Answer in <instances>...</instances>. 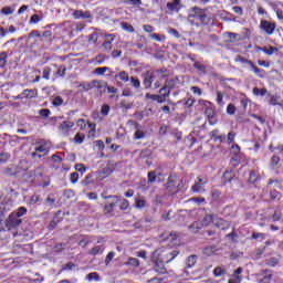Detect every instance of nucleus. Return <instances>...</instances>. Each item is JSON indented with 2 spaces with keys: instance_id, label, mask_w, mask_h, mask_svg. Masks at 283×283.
I'll return each mask as SVG.
<instances>
[{
  "instance_id": "obj_2",
  "label": "nucleus",
  "mask_w": 283,
  "mask_h": 283,
  "mask_svg": "<svg viewBox=\"0 0 283 283\" xmlns=\"http://www.w3.org/2000/svg\"><path fill=\"white\" fill-rule=\"evenodd\" d=\"M216 214L213 213H206L203 219L201 221L193 222L189 229L192 231V233H198L200 229L203 227H209L210 224H213L216 221Z\"/></svg>"
},
{
  "instance_id": "obj_52",
  "label": "nucleus",
  "mask_w": 283,
  "mask_h": 283,
  "mask_svg": "<svg viewBox=\"0 0 283 283\" xmlns=\"http://www.w3.org/2000/svg\"><path fill=\"white\" fill-rule=\"evenodd\" d=\"M249 182H258V174L255 171H250Z\"/></svg>"
},
{
  "instance_id": "obj_35",
  "label": "nucleus",
  "mask_w": 283,
  "mask_h": 283,
  "mask_svg": "<svg viewBox=\"0 0 283 283\" xmlns=\"http://www.w3.org/2000/svg\"><path fill=\"white\" fill-rule=\"evenodd\" d=\"M180 3V0H175L174 2H168L167 3V8L169 9V10H176V11H178V4Z\"/></svg>"
},
{
  "instance_id": "obj_12",
  "label": "nucleus",
  "mask_w": 283,
  "mask_h": 283,
  "mask_svg": "<svg viewBox=\"0 0 283 283\" xmlns=\"http://www.w3.org/2000/svg\"><path fill=\"white\" fill-rule=\"evenodd\" d=\"M177 85H178V77H172L165 81L164 87H166V90H169L171 92V90H176Z\"/></svg>"
},
{
  "instance_id": "obj_9",
  "label": "nucleus",
  "mask_w": 283,
  "mask_h": 283,
  "mask_svg": "<svg viewBox=\"0 0 283 283\" xmlns=\"http://www.w3.org/2000/svg\"><path fill=\"white\" fill-rule=\"evenodd\" d=\"M192 19H198L199 21H206L207 14L205 11L198 7L192 8V13L189 14Z\"/></svg>"
},
{
  "instance_id": "obj_51",
  "label": "nucleus",
  "mask_w": 283,
  "mask_h": 283,
  "mask_svg": "<svg viewBox=\"0 0 283 283\" xmlns=\"http://www.w3.org/2000/svg\"><path fill=\"white\" fill-rule=\"evenodd\" d=\"M35 151H38L39 154H48V147H45V145H40L35 148Z\"/></svg>"
},
{
  "instance_id": "obj_61",
  "label": "nucleus",
  "mask_w": 283,
  "mask_h": 283,
  "mask_svg": "<svg viewBox=\"0 0 283 283\" xmlns=\"http://www.w3.org/2000/svg\"><path fill=\"white\" fill-rule=\"evenodd\" d=\"M264 251H266V248H259L255 250V255L258 259H260L262 256V254L264 253Z\"/></svg>"
},
{
  "instance_id": "obj_34",
  "label": "nucleus",
  "mask_w": 283,
  "mask_h": 283,
  "mask_svg": "<svg viewBox=\"0 0 283 283\" xmlns=\"http://www.w3.org/2000/svg\"><path fill=\"white\" fill-rule=\"evenodd\" d=\"M11 156L9 153H0V164L3 165L10 160Z\"/></svg>"
},
{
  "instance_id": "obj_45",
  "label": "nucleus",
  "mask_w": 283,
  "mask_h": 283,
  "mask_svg": "<svg viewBox=\"0 0 283 283\" xmlns=\"http://www.w3.org/2000/svg\"><path fill=\"white\" fill-rule=\"evenodd\" d=\"M157 178H158V176L156 175V171L148 172V182L154 184V182H156Z\"/></svg>"
},
{
  "instance_id": "obj_20",
  "label": "nucleus",
  "mask_w": 283,
  "mask_h": 283,
  "mask_svg": "<svg viewBox=\"0 0 283 283\" xmlns=\"http://www.w3.org/2000/svg\"><path fill=\"white\" fill-rule=\"evenodd\" d=\"M196 262H198V256L192 254L190 256H188L187 259V269H193V266H196Z\"/></svg>"
},
{
  "instance_id": "obj_49",
  "label": "nucleus",
  "mask_w": 283,
  "mask_h": 283,
  "mask_svg": "<svg viewBox=\"0 0 283 283\" xmlns=\"http://www.w3.org/2000/svg\"><path fill=\"white\" fill-rule=\"evenodd\" d=\"M65 72H67V67H65L64 65H61L57 71H56V75L57 76H65Z\"/></svg>"
},
{
  "instance_id": "obj_27",
  "label": "nucleus",
  "mask_w": 283,
  "mask_h": 283,
  "mask_svg": "<svg viewBox=\"0 0 283 283\" xmlns=\"http://www.w3.org/2000/svg\"><path fill=\"white\" fill-rule=\"evenodd\" d=\"M116 78H119V81L127 83V81H129V74H127V72H125V71H122L116 74Z\"/></svg>"
},
{
  "instance_id": "obj_11",
  "label": "nucleus",
  "mask_w": 283,
  "mask_h": 283,
  "mask_svg": "<svg viewBox=\"0 0 283 283\" xmlns=\"http://www.w3.org/2000/svg\"><path fill=\"white\" fill-rule=\"evenodd\" d=\"M155 264V271L156 273H159L160 275H165L167 273V269L165 268L166 262H161L160 260L158 261H153Z\"/></svg>"
},
{
  "instance_id": "obj_26",
  "label": "nucleus",
  "mask_w": 283,
  "mask_h": 283,
  "mask_svg": "<svg viewBox=\"0 0 283 283\" xmlns=\"http://www.w3.org/2000/svg\"><path fill=\"white\" fill-rule=\"evenodd\" d=\"M125 264H126V266L138 268V266H140V261L136 258H129L128 261Z\"/></svg>"
},
{
  "instance_id": "obj_28",
  "label": "nucleus",
  "mask_w": 283,
  "mask_h": 283,
  "mask_svg": "<svg viewBox=\"0 0 283 283\" xmlns=\"http://www.w3.org/2000/svg\"><path fill=\"white\" fill-rule=\"evenodd\" d=\"M109 67L104 66V67H97L93 71V74L97 76H105V72H108Z\"/></svg>"
},
{
  "instance_id": "obj_54",
  "label": "nucleus",
  "mask_w": 283,
  "mask_h": 283,
  "mask_svg": "<svg viewBox=\"0 0 283 283\" xmlns=\"http://www.w3.org/2000/svg\"><path fill=\"white\" fill-rule=\"evenodd\" d=\"M250 70H252V72H254V74H256V76H260V72H262V70H260L258 66H255V64L250 63Z\"/></svg>"
},
{
  "instance_id": "obj_37",
  "label": "nucleus",
  "mask_w": 283,
  "mask_h": 283,
  "mask_svg": "<svg viewBox=\"0 0 283 283\" xmlns=\"http://www.w3.org/2000/svg\"><path fill=\"white\" fill-rule=\"evenodd\" d=\"M235 62L237 63H242V65H248V67L251 65V61H249V60H247V59H244V57H242V56H237L235 57Z\"/></svg>"
},
{
  "instance_id": "obj_42",
  "label": "nucleus",
  "mask_w": 283,
  "mask_h": 283,
  "mask_svg": "<svg viewBox=\"0 0 283 283\" xmlns=\"http://www.w3.org/2000/svg\"><path fill=\"white\" fill-rule=\"evenodd\" d=\"M213 274L216 275V277H222V275H224V269L221 266H217L213 271Z\"/></svg>"
},
{
  "instance_id": "obj_5",
  "label": "nucleus",
  "mask_w": 283,
  "mask_h": 283,
  "mask_svg": "<svg viewBox=\"0 0 283 283\" xmlns=\"http://www.w3.org/2000/svg\"><path fill=\"white\" fill-rule=\"evenodd\" d=\"M207 182H209V179L198 177L197 181L191 187L193 193H205V185H207Z\"/></svg>"
},
{
  "instance_id": "obj_57",
  "label": "nucleus",
  "mask_w": 283,
  "mask_h": 283,
  "mask_svg": "<svg viewBox=\"0 0 283 283\" xmlns=\"http://www.w3.org/2000/svg\"><path fill=\"white\" fill-rule=\"evenodd\" d=\"M227 114H230V115L235 114V105L229 104L227 107Z\"/></svg>"
},
{
  "instance_id": "obj_50",
  "label": "nucleus",
  "mask_w": 283,
  "mask_h": 283,
  "mask_svg": "<svg viewBox=\"0 0 283 283\" xmlns=\"http://www.w3.org/2000/svg\"><path fill=\"white\" fill-rule=\"evenodd\" d=\"M271 280H273V275L268 274V275L263 276L261 280H259V283H271Z\"/></svg>"
},
{
  "instance_id": "obj_23",
  "label": "nucleus",
  "mask_w": 283,
  "mask_h": 283,
  "mask_svg": "<svg viewBox=\"0 0 283 283\" xmlns=\"http://www.w3.org/2000/svg\"><path fill=\"white\" fill-rule=\"evenodd\" d=\"M252 94H254V96H266V94H269V91L266 88L254 87Z\"/></svg>"
},
{
  "instance_id": "obj_44",
  "label": "nucleus",
  "mask_w": 283,
  "mask_h": 283,
  "mask_svg": "<svg viewBox=\"0 0 283 283\" xmlns=\"http://www.w3.org/2000/svg\"><path fill=\"white\" fill-rule=\"evenodd\" d=\"M14 12V9L11 7H4L1 9V13L4 14L6 17H9V14H12Z\"/></svg>"
},
{
  "instance_id": "obj_47",
  "label": "nucleus",
  "mask_w": 283,
  "mask_h": 283,
  "mask_svg": "<svg viewBox=\"0 0 283 283\" xmlns=\"http://www.w3.org/2000/svg\"><path fill=\"white\" fill-rule=\"evenodd\" d=\"M120 211H127L129 209V201L124 199L119 206Z\"/></svg>"
},
{
  "instance_id": "obj_60",
  "label": "nucleus",
  "mask_w": 283,
  "mask_h": 283,
  "mask_svg": "<svg viewBox=\"0 0 283 283\" xmlns=\"http://www.w3.org/2000/svg\"><path fill=\"white\" fill-rule=\"evenodd\" d=\"M71 182L73 185H76V182H78V172L71 174Z\"/></svg>"
},
{
  "instance_id": "obj_14",
  "label": "nucleus",
  "mask_w": 283,
  "mask_h": 283,
  "mask_svg": "<svg viewBox=\"0 0 283 283\" xmlns=\"http://www.w3.org/2000/svg\"><path fill=\"white\" fill-rule=\"evenodd\" d=\"M72 127H74V122L65 120L60 125V132L67 134Z\"/></svg>"
},
{
  "instance_id": "obj_10",
  "label": "nucleus",
  "mask_w": 283,
  "mask_h": 283,
  "mask_svg": "<svg viewBox=\"0 0 283 283\" xmlns=\"http://www.w3.org/2000/svg\"><path fill=\"white\" fill-rule=\"evenodd\" d=\"M161 240L164 242H171V244H176V240H178V234L172 232H166L161 234Z\"/></svg>"
},
{
  "instance_id": "obj_3",
  "label": "nucleus",
  "mask_w": 283,
  "mask_h": 283,
  "mask_svg": "<svg viewBox=\"0 0 283 283\" xmlns=\"http://www.w3.org/2000/svg\"><path fill=\"white\" fill-rule=\"evenodd\" d=\"M102 198L104 200H111L107 201L104 206V216H108V218H112V216H114V209H116L119 199L117 196H102Z\"/></svg>"
},
{
  "instance_id": "obj_1",
  "label": "nucleus",
  "mask_w": 283,
  "mask_h": 283,
  "mask_svg": "<svg viewBox=\"0 0 283 283\" xmlns=\"http://www.w3.org/2000/svg\"><path fill=\"white\" fill-rule=\"evenodd\" d=\"M178 255H180L178 249L159 248L153 252L151 262H158V260H160L161 262L169 264V262H174Z\"/></svg>"
},
{
  "instance_id": "obj_41",
  "label": "nucleus",
  "mask_w": 283,
  "mask_h": 283,
  "mask_svg": "<svg viewBox=\"0 0 283 283\" xmlns=\"http://www.w3.org/2000/svg\"><path fill=\"white\" fill-rule=\"evenodd\" d=\"M280 260H277V258H270L269 260H266L265 264H268V266H277Z\"/></svg>"
},
{
  "instance_id": "obj_39",
  "label": "nucleus",
  "mask_w": 283,
  "mask_h": 283,
  "mask_svg": "<svg viewBox=\"0 0 283 283\" xmlns=\"http://www.w3.org/2000/svg\"><path fill=\"white\" fill-rule=\"evenodd\" d=\"M130 83L135 90H140V80H138V77H130Z\"/></svg>"
},
{
  "instance_id": "obj_46",
  "label": "nucleus",
  "mask_w": 283,
  "mask_h": 283,
  "mask_svg": "<svg viewBox=\"0 0 283 283\" xmlns=\"http://www.w3.org/2000/svg\"><path fill=\"white\" fill-rule=\"evenodd\" d=\"M52 36V31H44L42 34H40V41H46V39H50Z\"/></svg>"
},
{
  "instance_id": "obj_36",
  "label": "nucleus",
  "mask_w": 283,
  "mask_h": 283,
  "mask_svg": "<svg viewBox=\"0 0 283 283\" xmlns=\"http://www.w3.org/2000/svg\"><path fill=\"white\" fill-rule=\"evenodd\" d=\"M50 74H52V69L44 67L42 73V78H44L45 81H50Z\"/></svg>"
},
{
  "instance_id": "obj_31",
  "label": "nucleus",
  "mask_w": 283,
  "mask_h": 283,
  "mask_svg": "<svg viewBox=\"0 0 283 283\" xmlns=\"http://www.w3.org/2000/svg\"><path fill=\"white\" fill-rule=\"evenodd\" d=\"M146 98H150V101H157L159 104L165 103V99H160V95H151V93H147Z\"/></svg>"
},
{
  "instance_id": "obj_15",
  "label": "nucleus",
  "mask_w": 283,
  "mask_h": 283,
  "mask_svg": "<svg viewBox=\"0 0 283 283\" xmlns=\"http://www.w3.org/2000/svg\"><path fill=\"white\" fill-rule=\"evenodd\" d=\"M171 95V91L169 88H167V86H163L160 90H159V99L160 101H167V98H169V96Z\"/></svg>"
},
{
  "instance_id": "obj_63",
  "label": "nucleus",
  "mask_w": 283,
  "mask_h": 283,
  "mask_svg": "<svg viewBox=\"0 0 283 283\" xmlns=\"http://www.w3.org/2000/svg\"><path fill=\"white\" fill-rule=\"evenodd\" d=\"M205 115L207 116V118H213V109L209 107L206 108Z\"/></svg>"
},
{
  "instance_id": "obj_19",
  "label": "nucleus",
  "mask_w": 283,
  "mask_h": 283,
  "mask_svg": "<svg viewBox=\"0 0 283 283\" xmlns=\"http://www.w3.org/2000/svg\"><path fill=\"white\" fill-rule=\"evenodd\" d=\"M147 207V200L143 197H136L135 198V208L136 209H145Z\"/></svg>"
},
{
  "instance_id": "obj_25",
  "label": "nucleus",
  "mask_w": 283,
  "mask_h": 283,
  "mask_svg": "<svg viewBox=\"0 0 283 283\" xmlns=\"http://www.w3.org/2000/svg\"><path fill=\"white\" fill-rule=\"evenodd\" d=\"M262 52H264V54H268V56H273V54H275V52H280V49L275 48V46H269L268 49H262Z\"/></svg>"
},
{
  "instance_id": "obj_53",
  "label": "nucleus",
  "mask_w": 283,
  "mask_h": 283,
  "mask_svg": "<svg viewBox=\"0 0 283 283\" xmlns=\"http://www.w3.org/2000/svg\"><path fill=\"white\" fill-rule=\"evenodd\" d=\"M122 28H123V30H126L127 32H134V27H132V24H129L127 22H123Z\"/></svg>"
},
{
  "instance_id": "obj_55",
  "label": "nucleus",
  "mask_w": 283,
  "mask_h": 283,
  "mask_svg": "<svg viewBox=\"0 0 283 283\" xmlns=\"http://www.w3.org/2000/svg\"><path fill=\"white\" fill-rule=\"evenodd\" d=\"M115 253L114 252H109L107 255H106V259H105V264H109V262H112L115 258Z\"/></svg>"
},
{
  "instance_id": "obj_48",
  "label": "nucleus",
  "mask_w": 283,
  "mask_h": 283,
  "mask_svg": "<svg viewBox=\"0 0 283 283\" xmlns=\"http://www.w3.org/2000/svg\"><path fill=\"white\" fill-rule=\"evenodd\" d=\"M253 240H266V234L254 232L252 234Z\"/></svg>"
},
{
  "instance_id": "obj_43",
  "label": "nucleus",
  "mask_w": 283,
  "mask_h": 283,
  "mask_svg": "<svg viewBox=\"0 0 283 283\" xmlns=\"http://www.w3.org/2000/svg\"><path fill=\"white\" fill-rule=\"evenodd\" d=\"M269 103H270V105H282V103H280V97L275 96V95H272L270 97Z\"/></svg>"
},
{
  "instance_id": "obj_30",
  "label": "nucleus",
  "mask_w": 283,
  "mask_h": 283,
  "mask_svg": "<svg viewBox=\"0 0 283 283\" xmlns=\"http://www.w3.org/2000/svg\"><path fill=\"white\" fill-rule=\"evenodd\" d=\"M28 213V209L25 207H20L17 212H12L13 216H17V218H23Z\"/></svg>"
},
{
  "instance_id": "obj_24",
  "label": "nucleus",
  "mask_w": 283,
  "mask_h": 283,
  "mask_svg": "<svg viewBox=\"0 0 283 283\" xmlns=\"http://www.w3.org/2000/svg\"><path fill=\"white\" fill-rule=\"evenodd\" d=\"M8 65V52H0V67Z\"/></svg>"
},
{
  "instance_id": "obj_32",
  "label": "nucleus",
  "mask_w": 283,
  "mask_h": 283,
  "mask_svg": "<svg viewBox=\"0 0 283 283\" xmlns=\"http://www.w3.org/2000/svg\"><path fill=\"white\" fill-rule=\"evenodd\" d=\"M86 280H88V282H98V280H101V276L96 273V272H92L90 274H87Z\"/></svg>"
},
{
  "instance_id": "obj_18",
  "label": "nucleus",
  "mask_w": 283,
  "mask_h": 283,
  "mask_svg": "<svg viewBox=\"0 0 283 283\" xmlns=\"http://www.w3.org/2000/svg\"><path fill=\"white\" fill-rule=\"evenodd\" d=\"M80 92H90V90H94V81L91 82H82L78 85Z\"/></svg>"
},
{
  "instance_id": "obj_59",
  "label": "nucleus",
  "mask_w": 283,
  "mask_h": 283,
  "mask_svg": "<svg viewBox=\"0 0 283 283\" xmlns=\"http://www.w3.org/2000/svg\"><path fill=\"white\" fill-rule=\"evenodd\" d=\"M232 10L235 14H239V17H242V14H244L242 7H233Z\"/></svg>"
},
{
  "instance_id": "obj_16",
  "label": "nucleus",
  "mask_w": 283,
  "mask_h": 283,
  "mask_svg": "<svg viewBox=\"0 0 283 283\" xmlns=\"http://www.w3.org/2000/svg\"><path fill=\"white\" fill-rule=\"evenodd\" d=\"M214 227H217V229H229V222L224 221L223 219H220L218 217H214Z\"/></svg>"
},
{
  "instance_id": "obj_56",
  "label": "nucleus",
  "mask_w": 283,
  "mask_h": 283,
  "mask_svg": "<svg viewBox=\"0 0 283 283\" xmlns=\"http://www.w3.org/2000/svg\"><path fill=\"white\" fill-rule=\"evenodd\" d=\"M272 218L274 222H280L282 220V212L275 211Z\"/></svg>"
},
{
  "instance_id": "obj_13",
  "label": "nucleus",
  "mask_w": 283,
  "mask_h": 283,
  "mask_svg": "<svg viewBox=\"0 0 283 283\" xmlns=\"http://www.w3.org/2000/svg\"><path fill=\"white\" fill-rule=\"evenodd\" d=\"M96 87L99 94H103V90L107 88V82L103 80H93V88Z\"/></svg>"
},
{
  "instance_id": "obj_58",
  "label": "nucleus",
  "mask_w": 283,
  "mask_h": 283,
  "mask_svg": "<svg viewBox=\"0 0 283 283\" xmlns=\"http://www.w3.org/2000/svg\"><path fill=\"white\" fill-rule=\"evenodd\" d=\"M83 30H85V23H83V22L76 23L75 31L76 32H83Z\"/></svg>"
},
{
  "instance_id": "obj_33",
  "label": "nucleus",
  "mask_w": 283,
  "mask_h": 283,
  "mask_svg": "<svg viewBox=\"0 0 283 283\" xmlns=\"http://www.w3.org/2000/svg\"><path fill=\"white\" fill-rule=\"evenodd\" d=\"M224 95L222 94V92L217 91V103L218 105H220V107H224Z\"/></svg>"
},
{
  "instance_id": "obj_4",
  "label": "nucleus",
  "mask_w": 283,
  "mask_h": 283,
  "mask_svg": "<svg viewBox=\"0 0 283 283\" xmlns=\"http://www.w3.org/2000/svg\"><path fill=\"white\" fill-rule=\"evenodd\" d=\"M260 28L261 30H263V32H265V34L271 36L272 34H274L276 25H275V22H271L269 20H262L260 23Z\"/></svg>"
},
{
  "instance_id": "obj_29",
  "label": "nucleus",
  "mask_w": 283,
  "mask_h": 283,
  "mask_svg": "<svg viewBox=\"0 0 283 283\" xmlns=\"http://www.w3.org/2000/svg\"><path fill=\"white\" fill-rule=\"evenodd\" d=\"M22 96L24 98H36V92H34L32 90H24L22 93Z\"/></svg>"
},
{
  "instance_id": "obj_6",
  "label": "nucleus",
  "mask_w": 283,
  "mask_h": 283,
  "mask_svg": "<svg viewBox=\"0 0 283 283\" xmlns=\"http://www.w3.org/2000/svg\"><path fill=\"white\" fill-rule=\"evenodd\" d=\"M177 182L178 177L176 175H170L166 184V189L169 193H178V186H176Z\"/></svg>"
},
{
  "instance_id": "obj_38",
  "label": "nucleus",
  "mask_w": 283,
  "mask_h": 283,
  "mask_svg": "<svg viewBox=\"0 0 283 283\" xmlns=\"http://www.w3.org/2000/svg\"><path fill=\"white\" fill-rule=\"evenodd\" d=\"M109 111H111L109 105L107 104L102 105L101 107L102 116H109Z\"/></svg>"
},
{
  "instance_id": "obj_7",
  "label": "nucleus",
  "mask_w": 283,
  "mask_h": 283,
  "mask_svg": "<svg viewBox=\"0 0 283 283\" xmlns=\"http://www.w3.org/2000/svg\"><path fill=\"white\" fill-rule=\"evenodd\" d=\"M22 220L17 217V214H10L8 220H7V229L12 230L17 229L19 224H21Z\"/></svg>"
},
{
  "instance_id": "obj_21",
  "label": "nucleus",
  "mask_w": 283,
  "mask_h": 283,
  "mask_svg": "<svg viewBox=\"0 0 283 283\" xmlns=\"http://www.w3.org/2000/svg\"><path fill=\"white\" fill-rule=\"evenodd\" d=\"M105 248L103 245H95L93 249L88 250L90 255H98V253H103Z\"/></svg>"
},
{
  "instance_id": "obj_64",
  "label": "nucleus",
  "mask_w": 283,
  "mask_h": 283,
  "mask_svg": "<svg viewBox=\"0 0 283 283\" xmlns=\"http://www.w3.org/2000/svg\"><path fill=\"white\" fill-rule=\"evenodd\" d=\"M75 171H81L82 174L85 172V166L83 164H76Z\"/></svg>"
},
{
  "instance_id": "obj_40",
  "label": "nucleus",
  "mask_w": 283,
  "mask_h": 283,
  "mask_svg": "<svg viewBox=\"0 0 283 283\" xmlns=\"http://www.w3.org/2000/svg\"><path fill=\"white\" fill-rule=\"evenodd\" d=\"M52 104L55 106V107H61V105H63V97L61 96H55L52 101Z\"/></svg>"
},
{
  "instance_id": "obj_8",
  "label": "nucleus",
  "mask_w": 283,
  "mask_h": 283,
  "mask_svg": "<svg viewBox=\"0 0 283 283\" xmlns=\"http://www.w3.org/2000/svg\"><path fill=\"white\" fill-rule=\"evenodd\" d=\"M115 39H116V36H114V34L105 35V41L102 44L103 52H112V43H114Z\"/></svg>"
},
{
  "instance_id": "obj_17",
  "label": "nucleus",
  "mask_w": 283,
  "mask_h": 283,
  "mask_svg": "<svg viewBox=\"0 0 283 283\" xmlns=\"http://www.w3.org/2000/svg\"><path fill=\"white\" fill-rule=\"evenodd\" d=\"M154 83V75L149 72H146L145 77H144V85L146 90L151 88V85Z\"/></svg>"
},
{
  "instance_id": "obj_22",
  "label": "nucleus",
  "mask_w": 283,
  "mask_h": 283,
  "mask_svg": "<svg viewBox=\"0 0 283 283\" xmlns=\"http://www.w3.org/2000/svg\"><path fill=\"white\" fill-rule=\"evenodd\" d=\"M242 268H238L234 273L232 274L231 280H233L234 282H242Z\"/></svg>"
},
{
  "instance_id": "obj_62",
  "label": "nucleus",
  "mask_w": 283,
  "mask_h": 283,
  "mask_svg": "<svg viewBox=\"0 0 283 283\" xmlns=\"http://www.w3.org/2000/svg\"><path fill=\"white\" fill-rule=\"evenodd\" d=\"M41 21V17L39 14H33L30 19V23H39Z\"/></svg>"
}]
</instances>
